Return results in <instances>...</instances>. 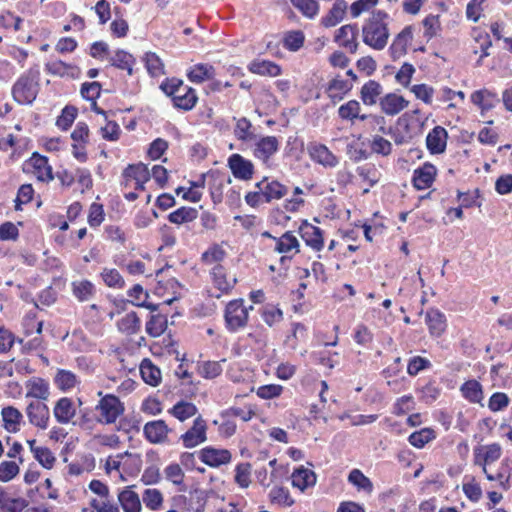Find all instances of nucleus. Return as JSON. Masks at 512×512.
I'll return each instance as SVG.
<instances>
[{
  "instance_id": "obj_1",
  "label": "nucleus",
  "mask_w": 512,
  "mask_h": 512,
  "mask_svg": "<svg viewBox=\"0 0 512 512\" xmlns=\"http://www.w3.org/2000/svg\"><path fill=\"white\" fill-rule=\"evenodd\" d=\"M382 10L373 11L362 27L363 42L375 50H383L390 36L387 19Z\"/></svg>"
},
{
  "instance_id": "obj_2",
  "label": "nucleus",
  "mask_w": 512,
  "mask_h": 512,
  "mask_svg": "<svg viewBox=\"0 0 512 512\" xmlns=\"http://www.w3.org/2000/svg\"><path fill=\"white\" fill-rule=\"evenodd\" d=\"M40 70L37 66L31 67L14 84L12 95L19 104H31L39 92Z\"/></svg>"
},
{
  "instance_id": "obj_3",
  "label": "nucleus",
  "mask_w": 512,
  "mask_h": 512,
  "mask_svg": "<svg viewBox=\"0 0 512 512\" xmlns=\"http://www.w3.org/2000/svg\"><path fill=\"white\" fill-rule=\"evenodd\" d=\"M95 410L99 413V423L112 424L124 412V407L118 397L107 394L100 399Z\"/></svg>"
},
{
  "instance_id": "obj_4",
  "label": "nucleus",
  "mask_w": 512,
  "mask_h": 512,
  "mask_svg": "<svg viewBox=\"0 0 512 512\" xmlns=\"http://www.w3.org/2000/svg\"><path fill=\"white\" fill-rule=\"evenodd\" d=\"M248 320V309L244 306L243 300L230 301L225 309V321L230 331H236L246 325Z\"/></svg>"
},
{
  "instance_id": "obj_5",
  "label": "nucleus",
  "mask_w": 512,
  "mask_h": 512,
  "mask_svg": "<svg viewBox=\"0 0 512 512\" xmlns=\"http://www.w3.org/2000/svg\"><path fill=\"white\" fill-rule=\"evenodd\" d=\"M207 424L206 421L201 417H197L191 428H189L184 434L181 435L180 439L183 442L185 448H193L197 445L204 443L207 440L206 436Z\"/></svg>"
},
{
  "instance_id": "obj_6",
  "label": "nucleus",
  "mask_w": 512,
  "mask_h": 512,
  "mask_svg": "<svg viewBox=\"0 0 512 512\" xmlns=\"http://www.w3.org/2000/svg\"><path fill=\"white\" fill-rule=\"evenodd\" d=\"M26 414L32 425L43 430L48 427L50 411L46 404L31 402L26 408Z\"/></svg>"
},
{
  "instance_id": "obj_7",
  "label": "nucleus",
  "mask_w": 512,
  "mask_h": 512,
  "mask_svg": "<svg viewBox=\"0 0 512 512\" xmlns=\"http://www.w3.org/2000/svg\"><path fill=\"white\" fill-rule=\"evenodd\" d=\"M170 431L171 429L163 420L147 422L143 428L146 439L153 444H161L166 442L168 433Z\"/></svg>"
},
{
  "instance_id": "obj_8",
  "label": "nucleus",
  "mask_w": 512,
  "mask_h": 512,
  "mask_svg": "<svg viewBox=\"0 0 512 512\" xmlns=\"http://www.w3.org/2000/svg\"><path fill=\"white\" fill-rule=\"evenodd\" d=\"M228 165L235 178L250 180L253 176L254 166L240 154H233L228 159Z\"/></svg>"
},
{
  "instance_id": "obj_9",
  "label": "nucleus",
  "mask_w": 512,
  "mask_h": 512,
  "mask_svg": "<svg viewBox=\"0 0 512 512\" xmlns=\"http://www.w3.org/2000/svg\"><path fill=\"white\" fill-rule=\"evenodd\" d=\"M299 232L305 243L316 251L323 248V236L320 228L313 226L307 221H303L299 227Z\"/></svg>"
},
{
  "instance_id": "obj_10",
  "label": "nucleus",
  "mask_w": 512,
  "mask_h": 512,
  "mask_svg": "<svg viewBox=\"0 0 512 512\" xmlns=\"http://www.w3.org/2000/svg\"><path fill=\"white\" fill-rule=\"evenodd\" d=\"M200 459L211 467H218L231 460V453L227 449L206 447L200 451Z\"/></svg>"
},
{
  "instance_id": "obj_11",
  "label": "nucleus",
  "mask_w": 512,
  "mask_h": 512,
  "mask_svg": "<svg viewBox=\"0 0 512 512\" xmlns=\"http://www.w3.org/2000/svg\"><path fill=\"white\" fill-rule=\"evenodd\" d=\"M448 138L447 131L441 127H434L426 137V145L432 154H440L445 151Z\"/></svg>"
},
{
  "instance_id": "obj_12",
  "label": "nucleus",
  "mask_w": 512,
  "mask_h": 512,
  "mask_svg": "<svg viewBox=\"0 0 512 512\" xmlns=\"http://www.w3.org/2000/svg\"><path fill=\"white\" fill-rule=\"evenodd\" d=\"M357 35V26L347 24L337 30L335 41L339 42L341 46L348 49L351 53H355L358 47V43L356 41Z\"/></svg>"
},
{
  "instance_id": "obj_13",
  "label": "nucleus",
  "mask_w": 512,
  "mask_h": 512,
  "mask_svg": "<svg viewBox=\"0 0 512 512\" xmlns=\"http://www.w3.org/2000/svg\"><path fill=\"white\" fill-rule=\"evenodd\" d=\"M53 414L60 424H68L76 414V407L72 399L68 397L60 398L53 409Z\"/></svg>"
},
{
  "instance_id": "obj_14",
  "label": "nucleus",
  "mask_w": 512,
  "mask_h": 512,
  "mask_svg": "<svg viewBox=\"0 0 512 512\" xmlns=\"http://www.w3.org/2000/svg\"><path fill=\"white\" fill-rule=\"evenodd\" d=\"M256 187L261 190L264 202L281 199L288 193V188L278 181L266 182V180H263L258 182Z\"/></svg>"
},
{
  "instance_id": "obj_15",
  "label": "nucleus",
  "mask_w": 512,
  "mask_h": 512,
  "mask_svg": "<svg viewBox=\"0 0 512 512\" xmlns=\"http://www.w3.org/2000/svg\"><path fill=\"white\" fill-rule=\"evenodd\" d=\"M436 168L430 163H425L422 167L414 172L413 185L417 190L429 188L435 178Z\"/></svg>"
},
{
  "instance_id": "obj_16",
  "label": "nucleus",
  "mask_w": 512,
  "mask_h": 512,
  "mask_svg": "<svg viewBox=\"0 0 512 512\" xmlns=\"http://www.w3.org/2000/svg\"><path fill=\"white\" fill-rule=\"evenodd\" d=\"M309 154L311 158L323 165L324 167H335L338 164V158L322 144H315L309 147Z\"/></svg>"
},
{
  "instance_id": "obj_17",
  "label": "nucleus",
  "mask_w": 512,
  "mask_h": 512,
  "mask_svg": "<svg viewBox=\"0 0 512 512\" xmlns=\"http://www.w3.org/2000/svg\"><path fill=\"white\" fill-rule=\"evenodd\" d=\"M172 100L176 107L190 110L195 106L197 96L192 88L183 84V86L176 90V93L172 96Z\"/></svg>"
},
{
  "instance_id": "obj_18",
  "label": "nucleus",
  "mask_w": 512,
  "mask_h": 512,
  "mask_svg": "<svg viewBox=\"0 0 512 512\" xmlns=\"http://www.w3.org/2000/svg\"><path fill=\"white\" fill-rule=\"evenodd\" d=\"M413 38L411 26H406L394 39L390 46L391 55L394 59L406 54L407 46Z\"/></svg>"
},
{
  "instance_id": "obj_19",
  "label": "nucleus",
  "mask_w": 512,
  "mask_h": 512,
  "mask_svg": "<svg viewBox=\"0 0 512 512\" xmlns=\"http://www.w3.org/2000/svg\"><path fill=\"white\" fill-rule=\"evenodd\" d=\"M426 323L432 336H441L446 329L445 315L437 309H429L426 312Z\"/></svg>"
},
{
  "instance_id": "obj_20",
  "label": "nucleus",
  "mask_w": 512,
  "mask_h": 512,
  "mask_svg": "<svg viewBox=\"0 0 512 512\" xmlns=\"http://www.w3.org/2000/svg\"><path fill=\"white\" fill-rule=\"evenodd\" d=\"M279 142L274 136H266L256 144L254 154L257 158L266 162L278 150Z\"/></svg>"
},
{
  "instance_id": "obj_21",
  "label": "nucleus",
  "mask_w": 512,
  "mask_h": 512,
  "mask_svg": "<svg viewBox=\"0 0 512 512\" xmlns=\"http://www.w3.org/2000/svg\"><path fill=\"white\" fill-rule=\"evenodd\" d=\"M27 165L34 168L37 178L41 181H50L53 179L52 168L48 165V159L38 153H33Z\"/></svg>"
},
{
  "instance_id": "obj_22",
  "label": "nucleus",
  "mask_w": 512,
  "mask_h": 512,
  "mask_svg": "<svg viewBox=\"0 0 512 512\" xmlns=\"http://www.w3.org/2000/svg\"><path fill=\"white\" fill-rule=\"evenodd\" d=\"M26 397H32L39 400H47L49 397V385L48 383L38 377L31 378L27 384Z\"/></svg>"
},
{
  "instance_id": "obj_23",
  "label": "nucleus",
  "mask_w": 512,
  "mask_h": 512,
  "mask_svg": "<svg viewBox=\"0 0 512 512\" xmlns=\"http://www.w3.org/2000/svg\"><path fill=\"white\" fill-rule=\"evenodd\" d=\"M380 105L384 113L388 115H396L408 105V101H406L402 96L391 93L381 99Z\"/></svg>"
},
{
  "instance_id": "obj_24",
  "label": "nucleus",
  "mask_w": 512,
  "mask_h": 512,
  "mask_svg": "<svg viewBox=\"0 0 512 512\" xmlns=\"http://www.w3.org/2000/svg\"><path fill=\"white\" fill-rule=\"evenodd\" d=\"M131 488L132 487L129 486L121 491L118 495V500L125 512H140V498Z\"/></svg>"
},
{
  "instance_id": "obj_25",
  "label": "nucleus",
  "mask_w": 512,
  "mask_h": 512,
  "mask_svg": "<svg viewBox=\"0 0 512 512\" xmlns=\"http://www.w3.org/2000/svg\"><path fill=\"white\" fill-rule=\"evenodd\" d=\"M347 2L345 0H336L329 10L328 14L322 19L325 27H334L340 23L346 13Z\"/></svg>"
},
{
  "instance_id": "obj_26",
  "label": "nucleus",
  "mask_w": 512,
  "mask_h": 512,
  "mask_svg": "<svg viewBox=\"0 0 512 512\" xmlns=\"http://www.w3.org/2000/svg\"><path fill=\"white\" fill-rule=\"evenodd\" d=\"M292 485L304 491L307 487L316 483V474L307 468L301 467L292 473Z\"/></svg>"
},
{
  "instance_id": "obj_27",
  "label": "nucleus",
  "mask_w": 512,
  "mask_h": 512,
  "mask_svg": "<svg viewBox=\"0 0 512 512\" xmlns=\"http://www.w3.org/2000/svg\"><path fill=\"white\" fill-rule=\"evenodd\" d=\"M1 415L7 431L15 433L20 430L23 416L18 409L13 406L5 407L2 409Z\"/></svg>"
},
{
  "instance_id": "obj_28",
  "label": "nucleus",
  "mask_w": 512,
  "mask_h": 512,
  "mask_svg": "<svg viewBox=\"0 0 512 512\" xmlns=\"http://www.w3.org/2000/svg\"><path fill=\"white\" fill-rule=\"evenodd\" d=\"M140 373L145 383L157 386L161 381V372L151 360L144 359L140 365Z\"/></svg>"
},
{
  "instance_id": "obj_29",
  "label": "nucleus",
  "mask_w": 512,
  "mask_h": 512,
  "mask_svg": "<svg viewBox=\"0 0 512 512\" xmlns=\"http://www.w3.org/2000/svg\"><path fill=\"white\" fill-rule=\"evenodd\" d=\"M471 101L478 105L482 112L488 111L495 106L498 99L494 93L489 90H478L471 95Z\"/></svg>"
},
{
  "instance_id": "obj_30",
  "label": "nucleus",
  "mask_w": 512,
  "mask_h": 512,
  "mask_svg": "<svg viewBox=\"0 0 512 512\" xmlns=\"http://www.w3.org/2000/svg\"><path fill=\"white\" fill-rule=\"evenodd\" d=\"M73 295L80 301L86 302L91 300L95 295V287L88 280L74 281L72 283Z\"/></svg>"
},
{
  "instance_id": "obj_31",
  "label": "nucleus",
  "mask_w": 512,
  "mask_h": 512,
  "mask_svg": "<svg viewBox=\"0 0 512 512\" xmlns=\"http://www.w3.org/2000/svg\"><path fill=\"white\" fill-rule=\"evenodd\" d=\"M381 93L382 86L378 82L370 80L361 88V100L365 105H374Z\"/></svg>"
},
{
  "instance_id": "obj_32",
  "label": "nucleus",
  "mask_w": 512,
  "mask_h": 512,
  "mask_svg": "<svg viewBox=\"0 0 512 512\" xmlns=\"http://www.w3.org/2000/svg\"><path fill=\"white\" fill-rule=\"evenodd\" d=\"M197 407L187 401L177 402L170 410L169 413L181 422L193 417L197 413Z\"/></svg>"
},
{
  "instance_id": "obj_33",
  "label": "nucleus",
  "mask_w": 512,
  "mask_h": 512,
  "mask_svg": "<svg viewBox=\"0 0 512 512\" xmlns=\"http://www.w3.org/2000/svg\"><path fill=\"white\" fill-rule=\"evenodd\" d=\"M460 390L464 398L472 403H480L483 399L482 386L476 380L466 381Z\"/></svg>"
},
{
  "instance_id": "obj_34",
  "label": "nucleus",
  "mask_w": 512,
  "mask_h": 512,
  "mask_svg": "<svg viewBox=\"0 0 512 512\" xmlns=\"http://www.w3.org/2000/svg\"><path fill=\"white\" fill-rule=\"evenodd\" d=\"M249 70L252 73L270 77L278 76L281 73V68L277 64L265 60L253 61L249 66Z\"/></svg>"
},
{
  "instance_id": "obj_35",
  "label": "nucleus",
  "mask_w": 512,
  "mask_h": 512,
  "mask_svg": "<svg viewBox=\"0 0 512 512\" xmlns=\"http://www.w3.org/2000/svg\"><path fill=\"white\" fill-rule=\"evenodd\" d=\"M124 176L133 178L136 181V184H145L150 179L151 174L145 164L139 163L129 165L124 170Z\"/></svg>"
},
{
  "instance_id": "obj_36",
  "label": "nucleus",
  "mask_w": 512,
  "mask_h": 512,
  "mask_svg": "<svg viewBox=\"0 0 512 512\" xmlns=\"http://www.w3.org/2000/svg\"><path fill=\"white\" fill-rule=\"evenodd\" d=\"M110 62L111 65L119 69L127 70V73L132 75L135 59L130 53L124 50H118L115 52L114 56L110 58Z\"/></svg>"
},
{
  "instance_id": "obj_37",
  "label": "nucleus",
  "mask_w": 512,
  "mask_h": 512,
  "mask_svg": "<svg viewBox=\"0 0 512 512\" xmlns=\"http://www.w3.org/2000/svg\"><path fill=\"white\" fill-rule=\"evenodd\" d=\"M214 76V68L209 64H197L189 72L188 78L195 83H202Z\"/></svg>"
},
{
  "instance_id": "obj_38",
  "label": "nucleus",
  "mask_w": 512,
  "mask_h": 512,
  "mask_svg": "<svg viewBox=\"0 0 512 512\" xmlns=\"http://www.w3.org/2000/svg\"><path fill=\"white\" fill-rule=\"evenodd\" d=\"M118 328L128 335L137 333L140 330V320L135 312L127 313L118 321Z\"/></svg>"
},
{
  "instance_id": "obj_39",
  "label": "nucleus",
  "mask_w": 512,
  "mask_h": 512,
  "mask_svg": "<svg viewBox=\"0 0 512 512\" xmlns=\"http://www.w3.org/2000/svg\"><path fill=\"white\" fill-rule=\"evenodd\" d=\"M198 216V211L191 207H181L174 212L170 213L168 219L174 224H183L195 220Z\"/></svg>"
},
{
  "instance_id": "obj_40",
  "label": "nucleus",
  "mask_w": 512,
  "mask_h": 512,
  "mask_svg": "<svg viewBox=\"0 0 512 512\" xmlns=\"http://www.w3.org/2000/svg\"><path fill=\"white\" fill-rule=\"evenodd\" d=\"M24 506L25 500L11 498L7 494L0 492V512H20Z\"/></svg>"
},
{
  "instance_id": "obj_41",
  "label": "nucleus",
  "mask_w": 512,
  "mask_h": 512,
  "mask_svg": "<svg viewBox=\"0 0 512 512\" xmlns=\"http://www.w3.org/2000/svg\"><path fill=\"white\" fill-rule=\"evenodd\" d=\"M348 481L356 486L359 490H364L371 493L373 484L371 480L366 477L359 469H353L348 475Z\"/></svg>"
},
{
  "instance_id": "obj_42",
  "label": "nucleus",
  "mask_w": 512,
  "mask_h": 512,
  "mask_svg": "<svg viewBox=\"0 0 512 512\" xmlns=\"http://www.w3.org/2000/svg\"><path fill=\"white\" fill-rule=\"evenodd\" d=\"M434 438L435 432L433 429L423 428L409 436V443L414 447L422 448Z\"/></svg>"
},
{
  "instance_id": "obj_43",
  "label": "nucleus",
  "mask_w": 512,
  "mask_h": 512,
  "mask_svg": "<svg viewBox=\"0 0 512 512\" xmlns=\"http://www.w3.org/2000/svg\"><path fill=\"white\" fill-rule=\"evenodd\" d=\"M167 321L162 315H153L146 323V332L152 337H158L164 333Z\"/></svg>"
},
{
  "instance_id": "obj_44",
  "label": "nucleus",
  "mask_w": 512,
  "mask_h": 512,
  "mask_svg": "<svg viewBox=\"0 0 512 512\" xmlns=\"http://www.w3.org/2000/svg\"><path fill=\"white\" fill-rule=\"evenodd\" d=\"M291 3L308 18H314L319 11V4L316 0H291Z\"/></svg>"
},
{
  "instance_id": "obj_45",
  "label": "nucleus",
  "mask_w": 512,
  "mask_h": 512,
  "mask_svg": "<svg viewBox=\"0 0 512 512\" xmlns=\"http://www.w3.org/2000/svg\"><path fill=\"white\" fill-rule=\"evenodd\" d=\"M212 275L214 279V283L217 288L223 292H227L230 290L234 284L236 283V279H232V281H227L226 276L223 271V267L221 265H216L212 270Z\"/></svg>"
},
{
  "instance_id": "obj_46",
  "label": "nucleus",
  "mask_w": 512,
  "mask_h": 512,
  "mask_svg": "<svg viewBox=\"0 0 512 512\" xmlns=\"http://www.w3.org/2000/svg\"><path fill=\"white\" fill-rule=\"evenodd\" d=\"M55 383L61 390H69L77 383L76 375L67 370H59L55 376Z\"/></svg>"
},
{
  "instance_id": "obj_47",
  "label": "nucleus",
  "mask_w": 512,
  "mask_h": 512,
  "mask_svg": "<svg viewBox=\"0 0 512 512\" xmlns=\"http://www.w3.org/2000/svg\"><path fill=\"white\" fill-rule=\"evenodd\" d=\"M299 243L297 238L292 234V232H285L279 239H277L276 250L279 253H286L292 250L293 248H298Z\"/></svg>"
},
{
  "instance_id": "obj_48",
  "label": "nucleus",
  "mask_w": 512,
  "mask_h": 512,
  "mask_svg": "<svg viewBox=\"0 0 512 512\" xmlns=\"http://www.w3.org/2000/svg\"><path fill=\"white\" fill-rule=\"evenodd\" d=\"M143 502L148 508L157 510L163 502L162 493L158 489H146L143 493Z\"/></svg>"
},
{
  "instance_id": "obj_49",
  "label": "nucleus",
  "mask_w": 512,
  "mask_h": 512,
  "mask_svg": "<svg viewBox=\"0 0 512 512\" xmlns=\"http://www.w3.org/2000/svg\"><path fill=\"white\" fill-rule=\"evenodd\" d=\"M145 63L148 72L152 76H158L164 73V65L161 59L153 52H148L145 55Z\"/></svg>"
},
{
  "instance_id": "obj_50",
  "label": "nucleus",
  "mask_w": 512,
  "mask_h": 512,
  "mask_svg": "<svg viewBox=\"0 0 512 512\" xmlns=\"http://www.w3.org/2000/svg\"><path fill=\"white\" fill-rule=\"evenodd\" d=\"M360 104L356 100H350L339 107L338 113L342 119L351 120L358 118Z\"/></svg>"
},
{
  "instance_id": "obj_51",
  "label": "nucleus",
  "mask_w": 512,
  "mask_h": 512,
  "mask_svg": "<svg viewBox=\"0 0 512 512\" xmlns=\"http://www.w3.org/2000/svg\"><path fill=\"white\" fill-rule=\"evenodd\" d=\"M34 458L46 469H51L56 461L55 456L47 447H40L34 451Z\"/></svg>"
},
{
  "instance_id": "obj_52",
  "label": "nucleus",
  "mask_w": 512,
  "mask_h": 512,
  "mask_svg": "<svg viewBox=\"0 0 512 512\" xmlns=\"http://www.w3.org/2000/svg\"><path fill=\"white\" fill-rule=\"evenodd\" d=\"M101 276L105 284L109 287L122 288L124 286V279L116 269L105 268Z\"/></svg>"
},
{
  "instance_id": "obj_53",
  "label": "nucleus",
  "mask_w": 512,
  "mask_h": 512,
  "mask_svg": "<svg viewBox=\"0 0 512 512\" xmlns=\"http://www.w3.org/2000/svg\"><path fill=\"white\" fill-rule=\"evenodd\" d=\"M77 116V109L73 106H66L61 115L57 119V126L63 130H67L74 122Z\"/></svg>"
},
{
  "instance_id": "obj_54",
  "label": "nucleus",
  "mask_w": 512,
  "mask_h": 512,
  "mask_svg": "<svg viewBox=\"0 0 512 512\" xmlns=\"http://www.w3.org/2000/svg\"><path fill=\"white\" fill-rule=\"evenodd\" d=\"M19 473V466L14 461H3L0 463V481L8 482Z\"/></svg>"
},
{
  "instance_id": "obj_55",
  "label": "nucleus",
  "mask_w": 512,
  "mask_h": 512,
  "mask_svg": "<svg viewBox=\"0 0 512 512\" xmlns=\"http://www.w3.org/2000/svg\"><path fill=\"white\" fill-rule=\"evenodd\" d=\"M304 39L302 31H291L284 38V46L291 51H297L303 46Z\"/></svg>"
},
{
  "instance_id": "obj_56",
  "label": "nucleus",
  "mask_w": 512,
  "mask_h": 512,
  "mask_svg": "<svg viewBox=\"0 0 512 512\" xmlns=\"http://www.w3.org/2000/svg\"><path fill=\"white\" fill-rule=\"evenodd\" d=\"M273 502L289 507L294 504V500L289 494V491L283 487H275L270 493Z\"/></svg>"
},
{
  "instance_id": "obj_57",
  "label": "nucleus",
  "mask_w": 512,
  "mask_h": 512,
  "mask_svg": "<svg viewBox=\"0 0 512 512\" xmlns=\"http://www.w3.org/2000/svg\"><path fill=\"white\" fill-rule=\"evenodd\" d=\"M485 450L483 454V472H486V465L497 461L501 456V447L497 443H493L482 447Z\"/></svg>"
},
{
  "instance_id": "obj_58",
  "label": "nucleus",
  "mask_w": 512,
  "mask_h": 512,
  "mask_svg": "<svg viewBox=\"0 0 512 512\" xmlns=\"http://www.w3.org/2000/svg\"><path fill=\"white\" fill-rule=\"evenodd\" d=\"M251 465L249 463H240L236 467L235 481L243 488L250 484Z\"/></svg>"
},
{
  "instance_id": "obj_59",
  "label": "nucleus",
  "mask_w": 512,
  "mask_h": 512,
  "mask_svg": "<svg viewBox=\"0 0 512 512\" xmlns=\"http://www.w3.org/2000/svg\"><path fill=\"white\" fill-rule=\"evenodd\" d=\"M225 257V251L219 246L214 245L202 254V261L206 264L220 262Z\"/></svg>"
},
{
  "instance_id": "obj_60",
  "label": "nucleus",
  "mask_w": 512,
  "mask_h": 512,
  "mask_svg": "<svg viewBox=\"0 0 512 512\" xmlns=\"http://www.w3.org/2000/svg\"><path fill=\"white\" fill-rule=\"evenodd\" d=\"M508 404V396L505 393L496 392L490 397L488 407L491 411L496 412L503 410Z\"/></svg>"
},
{
  "instance_id": "obj_61",
  "label": "nucleus",
  "mask_w": 512,
  "mask_h": 512,
  "mask_svg": "<svg viewBox=\"0 0 512 512\" xmlns=\"http://www.w3.org/2000/svg\"><path fill=\"white\" fill-rule=\"evenodd\" d=\"M101 84L99 82L84 83L81 87V95L89 101H94L100 96Z\"/></svg>"
},
{
  "instance_id": "obj_62",
  "label": "nucleus",
  "mask_w": 512,
  "mask_h": 512,
  "mask_svg": "<svg viewBox=\"0 0 512 512\" xmlns=\"http://www.w3.org/2000/svg\"><path fill=\"white\" fill-rule=\"evenodd\" d=\"M34 190L32 188V185L30 184H24L22 185L17 194V198L15 200V209L20 210L22 204H26L30 202L33 198Z\"/></svg>"
},
{
  "instance_id": "obj_63",
  "label": "nucleus",
  "mask_w": 512,
  "mask_h": 512,
  "mask_svg": "<svg viewBox=\"0 0 512 512\" xmlns=\"http://www.w3.org/2000/svg\"><path fill=\"white\" fill-rule=\"evenodd\" d=\"M430 361L426 358H422L420 356L413 357L409 360L407 366V372L411 376H415L421 370L428 368L430 366Z\"/></svg>"
},
{
  "instance_id": "obj_64",
  "label": "nucleus",
  "mask_w": 512,
  "mask_h": 512,
  "mask_svg": "<svg viewBox=\"0 0 512 512\" xmlns=\"http://www.w3.org/2000/svg\"><path fill=\"white\" fill-rule=\"evenodd\" d=\"M190 505L195 512H203L206 505V495L204 491L195 490L190 493Z\"/></svg>"
}]
</instances>
